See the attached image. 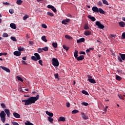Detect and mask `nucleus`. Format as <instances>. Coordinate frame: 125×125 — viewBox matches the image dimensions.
<instances>
[{
  "label": "nucleus",
  "mask_w": 125,
  "mask_h": 125,
  "mask_svg": "<svg viewBox=\"0 0 125 125\" xmlns=\"http://www.w3.org/2000/svg\"><path fill=\"white\" fill-rule=\"evenodd\" d=\"M96 26H98V28L99 29H104L105 28V26L103 25L102 24H101V22L99 21H97L96 22Z\"/></svg>",
  "instance_id": "nucleus-5"
},
{
  "label": "nucleus",
  "mask_w": 125,
  "mask_h": 125,
  "mask_svg": "<svg viewBox=\"0 0 125 125\" xmlns=\"http://www.w3.org/2000/svg\"><path fill=\"white\" fill-rule=\"evenodd\" d=\"M47 7H48V8H50V9H52V11L55 13L57 12L56 8H55V7H54V6H53L51 5H48Z\"/></svg>",
  "instance_id": "nucleus-7"
},
{
  "label": "nucleus",
  "mask_w": 125,
  "mask_h": 125,
  "mask_svg": "<svg viewBox=\"0 0 125 125\" xmlns=\"http://www.w3.org/2000/svg\"><path fill=\"white\" fill-rule=\"evenodd\" d=\"M14 55L15 56H20L21 55V52L16 51L14 52Z\"/></svg>",
  "instance_id": "nucleus-14"
},
{
  "label": "nucleus",
  "mask_w": 125,
  "mask_h": 125,
  "mask_svg": "<svg viewBox=\"0 0 125 125\" xmlns=\"http://www.w3.org/2000/svg\"><path fill=\"white\" fill-rule=\"evenodd\" d=\"M4 112L6 113L7 117H9L10 116V110H9V109L5 108L4 109Z\"/></svg>",
  "instance_id": "nucleus-11"
},
{
  "label": "nucleus",
  "mask_w": 125,
  "mask_h": 125,
  "mask_svg": "<svg viewBox=\"0 0 125 125\" xmlns=\"http://www.w3.org/2000/svg\"><path fill=\"white\" fill-rule=\"evenodd\" d=\"M87 78L89 83H96L95 80L92 79V76L90 75H87Z\"/></svg>",
  "instance_id": "nucleus-6"
},
{
  "label": "nucleus",
  "mask_w": 125,
  "mask_h": 125,
  "mask_svg": "<svg viewBox=\"0 0 125 125\" xmlns=\"http://www.w3.org/2000/svg\"><path fill=\"white\" fill-rule=\"evenodd\" d=\"M10 26L12 28V29H16V28H17V26H16V24L14 23H10Z\"/></svg>",
  "instance_id": "nucleus-19"
},
{
  "label": "nucleus",
  "mask_w": 125,
  "mask_h": 125,
  "mask_svg": "<svg viewBox=\"0 0 125 125\" xmlns=\"http://www.w3.org/2000/svg\"><path fill=\"white\" fill-rule=\"evenodd\" d=\"M3 4H5V5H8L9 4V3L7 2H3Z\"/></svg>",
  "instance_id": "nucleus-60"
},
{
  "label": "nucleus",
  "mask_w": 125,
  "mask_h": 125,
  "mask_svg": "<svg viewBox=\"0 0 125 125\" xmlns=\"http://www.w3.org/2000/svg\"><path fill=\"white\" fill-rule=\"evenodd\" d=\"M82 93L83 94H84L85 95H89V94H88V92H87V91L84 90H83L82 91Z\"/></svg>",
  "instance_id": "nucleus-30"
},
{
  "label": "nucleus",
  "mask_w": 125,
  "mask_h": 125,
  "mask_svg": "<svg viewBox=\"0 0 125 125\" xmlns=\"http://www.w3.org/2000/svg\"><path fill=\"white\" fill-rule=\"evenodd\" d=\"M5 116H6V114H5L4 111H2L0 113V117L1 121L2 122V123H4V122H5Z\"/></svg>",
  "instance_id": "nucleus-2"
},
{
  "label": "nucleus",
  "mask_w": 125,
  "mask_h": 125,
  "mask_svg": "<svg viewBox=\"0 0 125 125\" xmlns=\"http://www.w3.org/2000/svg\"><path fill=\"white\" fill-rule=\"evenodd\" d=\"M82 117L83 120H88V117L85 114H84V113L83 112L81 113Z\"/></svg>",
  "instance_id": "nucleus-12"
},
{
  "label": "nucleus",
  "mask_w": 125,
  "mask_h": 125,
  "mask_svg": "<svg viewBox=\"0 0 125 125\" xmlns=\"http://www.w3.org/2000/svg\"><path fill=\"white\" fill-rule=\"evenodd\" d=\"M66 121V118L64 117L61 116L60 117L58 121L59 122H65Z\"/></svg>",
  "instance_id": "nucleus-17"
},
{
  "label": "nucleus",
  "mask_w": 125,
  "mask_h": 125,
  "mask_svg": "<svg viewBox=\"0 0 125 125\" xmlns=\"http://www.w3.org/2000/svg\"><path fill=\"white\" fill-rule=\"evenodd\" d=\"M2 68V70L7 72V73H10V69L9 68H7V67H3V66H0Z\"/></svg>",
  "instance_id": "nucleus-13"
},
{
  "label": "nucleus",
  "mask_w": 125,
  "mask_h": 125,
  "mask_svg": "<svg viewBox=\"0 0 125 125\" xmlns=\"http://www.w3.org/2000/svg\"><path fill=\"white\" fill-rule=\"evenodd\" d=\"M12 125H19V124L18 123H17L16 122H13Z\"/></svg>",
  "instance_id": "nucleus-54"
},
{
  "label": "nucleus",
  "mask_w": 125,
  "mask_h": 125,
  "mask_svg": "<svg viewBox=\"0 0 125 125\" xmlns=\"http://www.w3.org/2000/svg\"><path fill=\"white\" fill-rule=\"evenodd\" d=\"M84 30H88V29H89V27L88 26V25H85L84 27Z\"/></svg>",
  "instance_id": "nucleus-51"
},
{
  "label": "nucleus",
  "mask_w": 125,
  "mask_h": 125,
  "mask_svg": "<svg viewBox=\"0 0 125 125\" xmlns=\"http://www.w3.org/2000/svg\"><path fill=\"white\" fill-rule=\"evenodd\" d=\"M39 63L40 64V65H41V66H42V60H39Z\"/></svg>",
  "instance_id": "nucleus-49"
},
{
  "label": "nucleus",
  "mask_w": 125,
  "mask_h": 125,
  "mask_svg": "<svg viewBox=\"0 0 125 125\" xmlns=\"http://www.w3.org/2000/svg\"><path fill=\"white\" fill-rule=\"evenodd\" d=\"M78 53H79V52L78 51V50H75L74 53V57L76 59L78 57V56H79V55H78Z\"/></svg>",
  "instance_id": "nucleus-21"
},
{
  "label": "nucleus",
  "mask_w": 125,
  "mask_h": 125,
  "mask_svg": "<svg viewBox=\"0 0 125 125\" xmlns=\"http://www.w3.org/2000/svg\"><path fill=\"white\" fill-rule=\"evenodd\" d=\"M92 10L96 13H98V12H99V9H98L97 7H93L92 8Z\"/></svg>",
  "instance_id": "nucleus-10"
},
{
  "label": "nucleus",
  "mask_w": 125,
  "mask_h": 125,
  "mask_svg": "<svg viewBox=\"0 0 125 125\" xmlns=\"http://www.w3.org/2000/svg\"><path fill=\"white\" fill-rule=\"evenodd\" d=\"M97 4L99 6H102V2L101 1H99V2H98Z\"/></svg>",
  "instance_id": "nucleus-47"
},
{
  "label": "nucleus",
  "mask_w": 125,
  "mask_h": 125,
  "mask_svg": "<svg viewBox=\"0 0 125 125\" xmlns=\"http://www.w3.org/2000/svg\"><path fill=\"white\" fill-rule=\"evenodd\" d=\"M21 62H22V64H23V65H27V62H26L25 61H21Z\"/></svg>",
  "instance_id": "nucleus-57"
},
{
  "label": "nucleus",
  "mask_w": 125,
  "mask_h": 125,
  "mask_svg": "<svg viewBox=\"0 0 125 125\" xmlns=\"http://www.w3.org/2000/svg\"><path fill=\"white\" fill-rule=\"evenodd\" d=\"M22 3H23V1L22 0H17V4H18V5H21Z\"/></svg>",
  "instance_id": "nucleus-24"
},
{
  "label": "nucleus",
  "mask_w": 125,
  "mask_h": 125,
  "mask_svg": "<svg viewBox=\"0 0 125 125\" xmlns=\"http://www.w3.org/2000/svg\"><path fill=\"white\" fill-rule=\"evenodd\" d=\"M42 50L44 51H48V47L46 46L42 48Z\"/></svg>",
  "instance_id": "nucleus-35"
},
{
  "label": "nucleus",
  "mask_w": 125,
  "mask_h": 125,
  "mask_svg": "<svg viewBox=\"0 0 125 125\" xmlns=\"http://www.w3.org/2000/svg\"><path fill=\"white\" fill-rule=\"evenodd\" d=\"M47 15H49V16H51V17H53V16H54V15L53 14V13L49 12H47Z\"/></svg>",
  "instance_id": "nucleus-33"
},
{
  "label": "nucleus",
  "mask_w": 125,
  "mask_h": 125,
  "mask_svg": "<svg viewBox=\"0 0 125 125\" xmlns=\"http://www.w3.org/2000/svg\"><path fill=\"white\" fill-rule=\"evenodd\" d=\"M63 49H65L66 51L69 50V47H68L65 45H63Z\"/></svg>",
  "instance_id": "nucleus-38"
},
{
  "label": "nucleus",
  "mask_w": 125,
  "mask_h": 125,
  "mask_svg": "<svg viewBox=\"0 0 125 125\" xmlns=\"http://www.w3.org/2000/svg\"><path fill=\"white\" fill-rule=\"evenodd\" d=\"M18 49L20 52H21V51H24V48H22L21 46L18 47Z\"/></svg>",
  "instance_id": "nucleus-32"
},
{
  "label": "nucleus",
  "mask_w": 125,
  "mask_h": 125,
  "mask_svg": "<svg viewBox=\"0 0 125 125\" xmlns=\"http://www.w3.org/2000/svg\"><path fill=\"white\" fill-rule=\"evenodd\" d=\"M119 26L122 27V28H125V23L124 21H120L119 22Z\"/></svg>",
  "instance_id": "nucleus-18"
},
{
  "label": "nucleus",
  "mask_w": 125,
  "mask_h": 125,
  "mask_svg": "<svg viewBox=\"0 0 125 125\" xmlns=\"http://www.w3.org/2000/svg\"><path fill=\"white\" fill-rule=\"evenodd\" d=\"M103 1V3H104V4H106V5H109V3L108 2V1L106 0H102Z\"/></svg>",
  "instance_id": "nucleus-31"
},
{
  "label": "nucleus",
  "mask_w": 125,
  "mask_h": 125,
  "mask_svg": "<svg viewBox=\"0 0 125 125\" xmlns=\"http://www.w3.org/2000/svg\"><path fill=\"white\" fill-rule=\"evenodd\" d=\"M48 120L49 122H50V123H51V124H53V119H52L51 117H48Z\"/></svg>",
  "instance_id": "nucleus-28"
},
{
  "label": "nucleus",
  "mask_w": 125,
  "mask_h": 125,
  "mask_svg": "<svg viewBox=\"0 0 125 125\" xmlns=\"http://www.w3.org/2000/svg\"><path fill=\"white\" fill-rule=\"evenodd\" d=\"M116 80H117V81H122V77H121L119 75H116Z\"/></svg>",
  "instance_id": "nucleus-27"
},
{
  "label": "nucleus",
  "mask_w": 125,
  "mask_h": 125,
  "mask_svg": "<svg viewBox=\"0 0 125 125\" xmlns=\"http://www.w3.org/2000/svg\"><path fill=\"white\" fill-rule=\"evenodd\" d=\"M52 65L55 67H58L59 66V62L58 60L56 58L52 59Z\"/></svg>",
  "instance_id": "nucleus-3"
},
{
  "label": "nucleus",
  "mask_w": 125,
  "mask_h": 125,
  "mask_svg": "<svg viewBox=\"0 0 125 125\" xmlns=\"http://www.w3.org/2000/svg\"><path fill=\"white\" fill-rule=\"evenodd\" d=\"M121 38L124 40L125 39V32L123 33L122 35Z\"/></svg>",
  "instance_id": "nucleus-48"
},
{
  "label": "nucleus",
  "mask_w": 125,
  "mask_h": 125,
  "mask_svg": "<svg viewBox=\"0 0 125 125\" xmlns=\"http://www.w3.org/2000/svg\"><path fill=\"white\" fill-rule=\"evenodd\" d=\"M76 59L77 61H82V60H83V59H84V56L81 55L80 56L77 57Z\"/></svg>",
  "instance_id": "nucleus-8"
},
{
  "label": "nucleus",
  "mask_w": 125,
  "mask_h": 125,
  "mask_svg": "<svg viewBox=\"0 0 125 125\" xmlns=\"http://www.w3.org/2000/svg\"><path fill=\"white\" fill-rule=\"evenodd\" d=\"M120 56L118 57V60L120 61V62H123V60L125 61V54H119Z\"/></svg>",
  "instance_id": "nucleus-4"
},
{
  "label": "nucleus",
  "mask_w": 125,
  "mask_h": 125,
  "mask_svg": "<svg viewBox=\"0 0 125 125\" xmlns=\"http://www.w3.org/2000/svg\"><path fill=\"white\" fill-rule=\"evenodd\" d=\"M17 78L18 81H20L21 82H23V79L21 77L19 76H17Z\"/></svg>",
  "instance_id": "nucleus-45"
},
{
  "label": "nucleus",
  "mask_w": 125,
  "mask_h": 125,
  "mask_svg": "<svg viewBox=\"0 0 125 125\" xmlns=\"http://www.w3.org/2000/svg\"><path fill=\"white\" fill-rule=\"evenodd\" d=\"M108 108V106H106L104 108V110L105 112H107V108Z\"/></svg>",
  "instance_id": "nucleus-62"
},
{
  "label": "nucleus",
  "mask_w": 125,
  "mask_h": 125,
  "mask_svg": "<svg viewBox=\"0 0 125 125\" xmlns=\"http://www.w3.org/2000/svg\"><path fill=\"white\" fill-rule=\"evenodd\" d=\"M28 18H29V16L28 15H25L23 17V20H27V19H28Z\"/></svg>",
  "instance_id": "nucleus-40"
},
{
  "label": "nucleus",
  "mask_w": 125,
  "mask_h": 125,
  "mask_svg": "<svg viewBox=\"0 0 125 125\" xmlns=\"http://www.w3.org/2000/svg\"><path fill=\"white\" fill-rule=\"evenodd\" d=\"M42 40L43 42H47V40H46V37H45V36H42Z\"/></svg>",
  "instance_id": "nucleus-29"
},
{
  "label": "nucleus",
  "mask_w": 125,
  "mask_h": 125,
  "mask_svg": "<svg viewBox=\"0 0 125 125\" xmlns=\"http://www.w3.org/2000/svg\"><path fill=\"white\" fill-rule=\"evenodd\" d=\"M42 50H43L42 48H39L38 49V51L39 53H42V52H43Z\"/></svg>",
  "instance_id": "nucleus-43"
},
{
  "label": "nucleus",
  "mask_w": 125,
  "mask_h": 125,
  "mask_svg": "<svg viewBox=\"0 0 125 125\" xmlns=\"http://www.w3.org/2000/svg\"><path fill=\"white\" fill-rule=\"evenodd\" d=\"M118 97L120 98V99H121L122 100H124V97H123V96H122L121 94H118Z\"/></svg>",
  "instance_id": "nucleus-44"
},
{
  "label": "nucleus",
  "mask_w": 125,
  "mask_h": 125,
  "mask_svg": "<svg viewBox=\"0 0 125 125\" xmlns=\"http://www.w3.org/2000/svg\"><path fill=\"white\" fill-rule=\"evenodd\" d=\"M82 105H84V106H88V103L85 102L82 103Z\"/></svg>",
  "instance_id": "nucleus-46"
},
{
  "label": "nucleus",
  "mask_w": 125,
  "mask_h": 125,
  "mask_svg": "<svg viewBox=\"0 0 125 125\" xmlns=\"http://www.w3.org/2000/svg\"><path fill=\"white\" fill-rule=\"evenodd\" d=\"M65 39H67V40H72V39L71 36H69L68 35H66L65 36Z\"/></svg>",
  "instance_id": "nucleus-34"
},
{
  "label": "nucleus",
  "mask_w": 125,
  "mask_h": 125,
  "mask_svg": "<svg viewBox=\"0 0 125 125\" xmlns=\"http://www.w3.org/2000/svg\"><path fill=\"white\" fill-rule=\"evenodd\" d=\"M46 114L48 115V116H49V117H53V113L51 112H49L48 111H46Z\"/></svg>",
  "instance_id": "nucleus-22"
},
{
  "label": "nucleus",
  "mask_w": 125,
  "mask_h": 125,
  "mask_svg": "<svg viewBox=\"0 0 125 125\" xmlns=\"http://www.w3.org/2000/svg\"><path fill=\"white\" fill-rule=\"evenodd\" d=\"M99 12H100L101 14H105V11L102 8H99Z\"/></svg>",
  "instance_id": "nucleus-25"
},
{
  "label": "nucleus",
  "mask_w": 125,
  "mask_h": 125,
  "mask_svg": "<svg viewBox=\"0 0 125 125\" xmlns=\"http://www.w3.org/2000/svg\"><path fill=\"white\" fill-rule=\"evenodd\" d=\"M64 21L66 23H69V22H70V19H66V20H64Z\"/></svg>",
  "instance_id": "nucleus-58"
},
{
  "label": "nucleus",
  "mask_w": 125,
  "mask_h": 125,
  "mask_svg": "<svg viewBox=\"0 0 125 125\" xmlns=\"http://www.w3.org/2000/svg\"><path fill=\"white\" fill-rule=\"evenodd\" d=\"M2 37L3 38H7L8 37V34L6 33H4L3 34Z\"/></svg>",
  "instance_id": "nucleus-41"
},
{
  "label": "nucleus",
  "mask_w": 125,
  "mask_h": 125,
  "mask_svg": "<svg viewBox=\"0 0 125 125\" xmlns=\"http://www.w3.org/2000/svg\"><path fill=\"white\" fill-rule=\"evenodd\" d=\"M31 59L32 60H33V61H38L37 58L34 56L31 57Z\"/></svg>",
  "instance_id": "nucleus-36"
},
{
  "label": "nucleus",
  "mask_w": 125,
  "mask_h": 125,
  "mask_svg": "<svg viewBox=\"0 0 125 125\" xmlns=\"http://www.w3.org/2000/svg\"><path fill=\"white\" fill-rule=\"evenodd\" d=\"M54 77H55V79H58V73L55 74Z\"/></svg>",
  "instance_id": "nucleus-55"
},
{
  "label": "nucleus",
  "mask_w": 125,
  "mask_h": 125,
  "mask_svg": "<svg viewBox=\"0 0 125 125\" xmlns=\"http://www.w3.org/2000/svg\"><path fill=\"white\" fill-rule=\"evenodd\" d=\"M11 40H12V41H13V42H17V40L16 39V38H15V37H11L10 38Z\"/></svg>",
  "instance_id": "nucleus-39"
},
{
  "label": "nucleus",
  "mask_w": 125,
  "mask_h": 125,
  "mask_svg": "<svg viewBox=\"0 0 125 125\" xmlns=\"http://www.w3.org/2000/svg\"><path fill=\"white\" fill-rule=\"evenodd\" d=\"M26 58H27L26 57H23L22 58V59L23 60H24V61H26Z\"/></svg>",
  "instance_id": "nucleus-63"
},
{
  "label": "nucleus",
  "mask_w": 125,
  "mask_h": 125,
  "mask_svg": "<svg viewBox=\"0 0 125 125\" xmlns=\"http://www.w3.org/2000/svg\"><path fill=\"white\" fill-rule=\"evenodd\" d=\"M52 46H53V47L54 48H57V46H58V44H57V42H53L52 43Z\"/></svg>",
  "instance_id": "nucleus-26"
},
{
  "label": "nucleus",
  "mask_w": 125,
  "mask_h": 125,
  "mask_svg": "<svg viewBox=\"0 0 125 125\" xmlns=\"http://www.w3.org/2000/svg\"><path fill=\"white\" fill-rule=\"evenodd\" d=\"M9 12L11 14H13V13H14V10H13V9H10Z\"/></svg>",
  "instance_id": "nucleus-50"
},
{
  "label": "nucleus",
  "mask_w": 125,
  "mask_h": 125,
  "mask_svg": "<svg viewBox=\"0 0 125 125\" xmlns=\"http://www.w3.org/2000/svg\"><path fill=\"white\" fill-rule=\"evenodd\" d=\"M79 113V110L75 109L71 112V114H77Z\"/></svg>",
  "instance_id": "nucleus-37"
},
{
  "label": "nucleus",
  "mask_w": 125,
  "mask_h": 125,
  "mask_svg": "<svg viewBox=\"0 0 125 125\" xmlns=\"http://www.w3.org/2000/svg\"><path fill=\"white\" fill-rule=\"evenodd\" d=\"M67 16L68 17H72V15L70 14H68Z\"/></svg>",
  "instance_id": "nucleus-64"
},
{
  "label": "nucleus",
  "mask_w": 125,
  "mask_h": 125,
  "mask_svg": "<svg viewBox=\"0 0 125 125\" xmlns=\"http://www.w3.org/2000/svg\"><path fill=\"white\" fill-rule=\"evenodd\" d=\"M84 35H85V36H90V35H91V32L86 31L84 32Z\"/></svg>",
  "instance_id": "nucleus-23"
},
{
  "label": "nucleus",
  "mask_w": 125,
  "mask_h": 125,
  "mask_svg": "<svg viewBox=\"0 0 125 125\" xmlns=\"http://www.w3.org/2000/svg\"><path fill=\"white\" fill-rule=\"evenodd\" d=\"M62 24H63V25H67V22L65 21V20H63L62 21Z\"/></svg>",
  "instance_id": "nucleus-53"
},
{
  "label": "nucleus",
  "mask_w": 125,
  "mask_h": 125,
  "mask_svg": "<svg viewBox=\"0 0 125 125\" xmlns=\"http://www.w3.org/2000/svg\"><path fill=\"white\" fill-rule=\"evenodd\" d=\"M84 41H85L84 38H82L80 39L79 40H78L77 41V43H80V42H84Z\"/></svg>",
  "instance_id": "nucleus-16"
},
{
  "label": "nucleus",
  "mask_w": 125,
  "mask_h": 125,
  "mask_svg": "<svg viewBox=\"0 0 125 125\" xmlns=\"http://www.w3.org/2000/svg\"><path fill=\"white\" fill-rule=\"evenodd\" d=\"M29 44H34V42L33 41H29Z\"/></svg>",
  "instance_id": "nucleus-61"
},
{
  "label": "nucleus",
  "mask_w": 125,
  "mask_h": 125,
  "mask_svg": "<svg viewBox=\"0 0 125 125\" xmlns=\"http://www.w3.org/2000/svg\"><path fill=\"white\" fill-rule=\"evenodd\" d=\"M87 17L88 18H89V19H90V20H91V21H92L93 22H94V21L96 20V19H95L94 17H92L91 15H88Z\"/></svg>",
  "instance_id": "nucleus-15"
},
{
  "label": "nucleus",
  "mask_w": 125,
  "mask_h": 125,
  "mask_svg": "<svg viewBox=\"0 0 125 125\" xmlns=\"http://www.w3.org/2000/svg\"><path fill=\"white\" fill-rule=\"evenodd\" d=\"M42 28H43L44 29H46V28H47V26H46V24L43 23L42 25Z\"/></svg>",
  "instance_id": "nucleus-42"
},
{
  "label": "nucleus",
  "mask_w": 125,
  "mask_h": 125,
  "mask_svg": "<svg viewBox=\"0 0 125 125\" xmlns=\"http://www.w3.org/2000/svg\"><path fill=\"white\" fill-rule=\"evenodd\" d=\"M79 53L80 54H83L84 55H85V52L83 51H81Z\"/></svg>",
  "instance_id": "nucleus-59"
},
{
  "label": "nucleus",
  "mask_w": 125,
  "mask_h": 125,
  "mask_svg": "<svg viewBox=\"0 0 125 125\" xmlns=\"http://www.w3.org/2000/svg\"><path fill=\"white\" fill-rule=\"evenodd\" d=\"M66 105L67 108H70V106H71V105L70 104V103H66Z\"/></svg>",
  "instance_id": "nucleus-52"
},
{
  "label": "nucleus",
  "mask_w": 125,
  "mask_h": 125,
  "mask_svg": "<svg viewBox=\"0 0 125 125\" xmlns=\"http://www.w3.org/2000/svg\"><path fill=\"white\" fill-rule=\"evenodd\" d=\"M34 55H35V57H36V59H37L38 60H41V56H40V55L39 54H38L37 53H35L34 54Z\"/></svg>",
  "instance_id": "nucleus-20"
},
{
  "label": "nucleus",
  "mask_w": 125,
  "mask_h": 125,
  "mask_svg": "<svg viewBox=\"0 0 125 125\" xmlns=\"http://www.w3.org/2000/svg\"><path fill=\"white\" fill-rule=\"evenodd\" d=\"M40 95H37L36 97H31L27 100H22V102H24V105H31V104H34L36 103L37 100H39Z\"/></svg>",
  "instance_id": "nucleus-1"
},
{
  "label": "nucleus",
  "mask_w": 125,
  "mask_h": 125,
  "mask_svg": "<svg viewBox=\"0 0 125 125\" xmlns=\"http://www.w3.org/2000/svg\"><path fill=\"white\" fill-rule=\"evenodd\" d=\"M13 115L15 118H16L17 119H20L21 118V116H20V114H18L16 112H14L13 113Z\"/></svg>",
  "instance_id": "nucleus-9"
},
{
  "label": "nucleus",
  "mask_w": 125,
  "mask_h": 125,
  "mask_svg": "<svg viewBox=\"0 0 125 125\" xmlns=\"http://www.w3.org/2000/svg\"><path fill=\"white\" fill-rule=\"evenodd\" d=\"M1 106L2 107V108H6V106L5 104H1Z\"/></svg>",
  "instance_id": "nucleus-56"
}]
</instances>
